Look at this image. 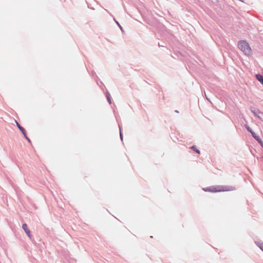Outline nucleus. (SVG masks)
Instances as JSON below:
<instances>
[{"label": "nucleus", "instance_id": "ddd939ff", "mask_svg": "<svg viewBox=\"0 0 263 263\" xmlns=\"http://www.w3.org/2000/svg\"><path fill=\"white\" fill-rule=\"evenodd\" d=\"M257 141H258V142H259L260 144V143H262V141L261 140V139H260V138L258 139V140H257Z\"/></svg>", "mask_w": 263, "mask_h": 263}, {"label": "nucleus", "instance_id": "f257e3e1", "mask_svg": "<svg viewBox=\"0 0 263 263\" xmlns=\"http://www.w3.org/2000/svg\"><path fill=\"white\" fill-rule=\"evenodd\" d=\"M203 190L205 192H209L212 193L227 192L230 190V187L227 185H212L205 188H203Z\"/></svg>", "mask_w": 263, "mask_h": 263}, {"label": "nucleus", "instance_id": "9d476101", "mask_svg": "<svg viewBox=\"0 0 263 263\" xmlns=\"http://www.w3.org/2000/svg\"><path fill=\"white\" fill-rule=\"evenodd\" d=\"M120 138H121V140H123V136H122V134L121 132H120Z\"/></svg>", "mask_w": 263, "mask_h": 263}, {"label": "nucleus", "instance_id": "2eb2a0df", "mask_svg": "<svg viewBox=\"0 0 263 263\" xmlns=\"http://www.w3.org/2000/svg\"><path fill=\"white\" fill-rule=\"evenodd\" d=\"M260 248L263 251V245L260 247Z\"/></svg>", "mask_w": 263, "mask_h": 263}, {"label": "nucleus", "instance_id": "0eeeda50", "mask_svg": "<svg viewBox=\"0 0 263 263\" xmlns=\"http://www.w3.org/2000/svg\"><path fill=\"white\" fill-rule=\"evenodd\" d=\"M114 21L116 22V23L118 25V26H119V27L120 28V29H121V31H123V28L122 27V26L120 25V24L119 23V22L118 21H117L116 20V19L114 18Z\"/></svg>", "mask_w": 263, "mask_h": 263}, {"label": "nucleus", "instance_id": "dca6fc26", "mask_svg": "<svg viewBox=\"0 0 263 263\" xmlns=\"http://www.w3.org/2000/svg\"><path fill=\"white\" fill-rule=\"evenodd\" d=\"M258 137V136H257L256 135H255V136H254V137H253L255 139V138H256V137Z\"/></svg>", "mask_w": 263, "mask_h": 263}, {"label": "nucleus", "instance_id": "f03ea898", "mask_svg": "<svg viewBox=\"0 0 263 263\" xmlns=\"http://www.w3.org/2000/svg\"><path fill=\"white\" fill-rule=\"evenodd\" d=\"M238 48L247 55H251L252 51L248 42L245 41H240L238 43Z\"/></svg>", "mask_w": 263, "mask_h": 263}, {"label": "nucleus", "instance_id": "4468645a", "mask_svg": "<svg viewBox=\"0 0 263 263\" xmlns=\"http://www.w3.org/2000/svg\"><path fill=\"white\" fill-rule=\"evenodd\" d=\"M259 139V137H256V138H255V139L257 141L258 140V139Z\"/></svg>", "mask_w": 263, "mask_h": 263}, {"label": "nucleus", "instance_id": "f8f14e48", "mask_svg": "<svg viewBox=\"0 0 263 263\" xmlns=\"http://www.w3.org/2000/svg\"><path fill=\"white\" fill-rule=\"evenodd\" d=\"M257 141H258V142H259L260 144V143H262V141L261 140V139H260V138L258 139V140H257Z\"/></svg>", "mask_w": 263, "mask_h": 263}, {"label": "nucleus", "instance_id": "f3484780", "mask_svg": "<svg viewBox=\"0 0 263 263\" xmlns=\"http://www.w3.org/2000/svg\"><path fill=\"white\" fill-rule=\"evenodd\" d=\"M261 145L262 146V147H263V142H262L261 143H260Z\"/></svg>", "mask_w": 263, "mask_h": 263}, {"label": "nucleus", "instance_id": "39448f33", "mask_svg": "<svg viewBox=\"0 0 263 263\" xmlns=\"http://www.w3.org/2000/svg\"><path fill=\"white\" fill-rule=\"evenodd\" d=\"M191 148L193 151H195L197 153L200 154V151L195 146H192L191 147Z\"/></svg>", "mask_w": 263, "mask_h": 263}, {"label": "nucleus", "instance_id": "1a4fd4ad", "mask_svg": "<svg viewBox=\"0 0 263 263\" xmlns=\"http://www.w3.org/2000/svg\"><path fill=\"white\" fill-rule=\"evenodd\" d=\"M247 130L250 132V133H251V132H252V130H251V129L248 126H246Z\"/></svg>", "mask_w": 263, "mask_h": 263}, {"label": "nucleus", "instance_id": "6e6552de", "mask_svg": "<svg viewBox=\"0 0 263 263\" xmlns=\"http://www.w3.org/2000/svg\"><path fill=\"white\" fill-rule=\"evenodd\" d=\"M24 135V136L25 137V138L29 141L30 142V140L28 138V137H27L26 134H25V131H24V133H22Z\"/></svg>", "mask_w": 263, "mask_h": 263}, {"label": "nucleus", "instance_id": "20e7f679", "mask_svg": "<svg viewBox=\"0 0 263 263\" xmlns=\"http://www.w3.org/2000/svg\"><path fill=\"white\" fill-rule=\"evenodd\" d=\"M15 123L16 126L19 128L22 133H24V131H25V129L20 125V124L16 121H15Z\"/></svg>", "mask_w": 263, "mask_h": 263}, {"label": "nucleus", "instance_id": "7ed1b4c3", "mask_svg": "<svg viewBox=\"0 0 263 263\" xmlns=\"http://www.w3.org/2000/svg\"><path fill=\"white\" fill-rule=\"evenodd\" d=\"M22 228L24 230V231L25 232V233H26V234L27 235V236H28V237L30 238V239H31L32 238V235L30 233V231H29V230L27 228V224L26 223H24L23 225H22Z\"/></svg>", "mask_w": 263, "mask_h": 263}, {"label": "nucleus", "instance_id": "423d86ee", "mask_svg": "<svg viewBox=\"0 0 263 263\" xmlns=\"http://www.w3.org/2000/svg\"><path fill=\"white\" fill-rule=\"evenodd\" d=\"M106 97H107V100L109 102V104H111V101L110 96V95L109 93L107 92L106 93Z\"/></svg>", "mask_w": 263, "mask_h": 263}, {"label": "nucleus", "instance_id": "9b49d317", "mask_svg": "<svg viewBox=\"0 0 263 263\" xmlns=\"http://www.w3.org/2000/svg\"><path fill=\"white\" fill-rule=\"evenodd\" d=\"M251 134H252V136H253V137H254V136H255V135H255V134L253 131H252V132H251Z\"/></svg>", "mask_w": 263, "mask_h": 263}]
</instances>
